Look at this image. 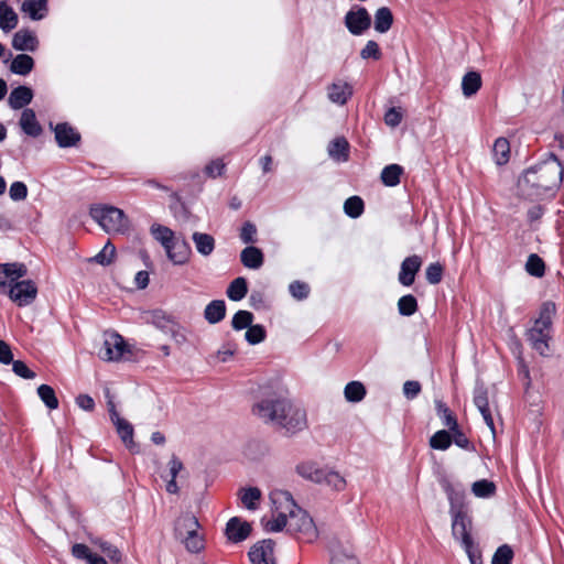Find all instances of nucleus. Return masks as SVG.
Here are the masks:
<instances>
[{"instance_id":"nucleus-52","label":"nucleus","mask_w":564,"mask_h":564,"mask_svg":"<svg viewBox=\"0 0 564 564\" xmlns=\"http://www.w3.org/2000/svg\"><path fill=\"white\" fill-rule=\"evenodd\" d=\"M181 541L184 543L188 552L197 553L204 549V541L198 534V531H194V533L191 532Z\"/></svg>"},{"instance_id":"nucleus-27","label":"nucleus","mask_w":564,"mask_h":564,"mask_svg":"<svg viewBox=\"0 0 564 564\" xmlns=\"http://www.w3.org/2000/svg\"><path fill=\"white\" fill-rule=\"evenodd\" d=\"M481 75L476 70L467 72L462 79V91L466 98H470L481 88Z\"/></svg>"},{"instance_id":"nucleus-2","label":"nucleus","mask_w":564,"mask_h":564,"mask_svg":"<svg viewBox=\"0 0 564 564\" xmlns=\"http://www.w3.org/2000/svg\"><path fill=\"white\" fill-rule=\"evenodd\" d=\"M563 173L561 162L552 154L547 161L528 169L519 180V187L524 195L539 198L558 188Z\"/></svg>"},{"instance_id":"nucleus-44","label":"nucleus","mask_w":564,"mask_h":564,"mask_svg":"<svg viewBox=\"0 0 564 564\" xmlns=\"http://www.w3.org/2000/svg\"><path fill=\"white\" fill-rule=\"evenodd\" d=\"M525 270L530 275L541 278L545 272L544 261L538 254L532 253L528 257Z\"/></svg>"},{"instance_id":"nucleus-23","label":"nucleus","mask_w":564,"mask_h":564,"mask_svg":"<svg viewBox=\"0 0 564 564\" xmlns=\"http://www.w3.org/2000/svg\"><path fill=\"white\" fill-rule=\"evenodd\" d=\"M21 11L33 21H40L45 18L48 8L47 0H24Z\"/></svg>"},{"instance_id":"nucleus-35","label":"nucleus","mask_w":564,"mask_h":564,"mask_svg":"<svg viewBox=\"0 0 564 564\" xmlns=\"http://www.w3.org/2000/svg\"><path fill=\"white\" fill-rule=\"evenodd\" d=\"M351 96V88L348 84H333L328 88V98L338 105H345Z\"/></svg>"},{"instance_id":"nucleus-47","label":"nucleus","mask_w":564,"mask_h":564,"mask_svg":"<svg viewBox=\"0 0 564 564\" xmlns=\"http://www.w3.org/2000/svg\"><path fill=\"white\" fill-rule=\"evenodd\" d=\"M116 256V247L108 241L104 248L90 259V261H94L96 263H99L101 265H109L112 263L113 258Z\"/></svg>"},{"instance_id":"nucleus-10","label":"nucleus","mask_w":564,"mask_h":564,"mask_svg":"<svg viewBox=\"0 0 564 564\" xmlns=\"http://www.w3.org/2000/svg\"><path fill=\"white\" fill-rule=\"evenodd\" d=\"M165 252L170 261L175 265H182L189 260L192 250L186 240L175 238L173 242L165 248Z\"/></svg>"},{"instance_id":"nucleus-13","label":"nucleus","mask_w":564,"mask_h":564,"mask_svg":"<svg viewBox=\"0 0 564 564\" xmlns=\"http://www.w3.org/2000/svg\"><path fill=\"white\" fill-rule=\"evenodd\" d=\"M54 132L55 140L61 148L76 147L80 141V134L67 122L57 123Z\"/></svg>"},{"instance_id":"nucleus-39","label":"nucleus","mask_w":564,"mask_h":564,"mask_svg":"<svg viewBox=\"0 0 564 564\" xmlns=\"http://www.w3.org/2000/svg\"><path fill=\"white\" fill-rule=\"evenodd\" d=\"M242 505L249 510H256L261 499V490L257 487L242 488L239 492Z\"/></svg>"},{"instance_id":"nucleus-50","label":"nucleus","mask_w":564,"mask_h":564,"mask_svg":"<svg viewBox=\"0 0 564 564\" xmlns=\"http://www.w3.org/2000/svg\"><path fill=\"white\" fill-rule=\"evenodd\" d=\"M452 444V436L449 432L445 430L437 431L431 438H430V446L434 449H441L445 451Z\"/></svg>"},{"instance_id":"nucleus-24","label":"nucleus","mask_w":564,"mask_h":564,"mask_svg":"<svg viewBox=\"0 0 564 564\" xmlns=\"http://www.w3.org/2000/svg\"><path fill=\"white\" fill-rule=\"evenodd\" d=\"M326 468H321L315 462H303L296 466V473L313 482L323 484V476Z\"/></svg>"},{"instance_id":"nucleus-5","label":"nucleus","mask_w":564,"mask_h":564,"mask_svg":"<svg viewBox=\"0 0 564 564\" xmlns=\"http://www.w3.org/2000/svg\"><path fill=\"white\" fill-rule=\"evenodd\" d=\"M451 513L453 517L452 521V534L456 540L460 541V544H470L473 522L470 517L463 508H455L452 506Z\"/></svg>"},{"instance_id":"nucleus-55","label":"nucleus","mask_w":564,"mask_h":564,"mask_svg":"<svg viewBox=\"0 0 564 564\" xmlns=\"http://www.w3.org/2000/svg\"><path fill=\"white\" fill-rule=\"evenodd\" d=\"M381 56L382 54L378 43L372 40L368 41L365 47L360 51V57L362 59L373 58L375 61H378Z\"/></svg>"},{"instance_id":"nucleus-16","label":"nucleus","mask_w":564,"mask_h":564,"mask_svg":"<svg viewBox=\"0 0 564 564\" xmlns=\"http://www.w3.org/2000/svg\"><path fill=\"white\" fill-rule=\"evenodd\" d=\"M274 541L265 539L251 546L248 556L252 564H269L268 556L272 555Z\"/></svg>"},{"instance_id":"nucleus-19","label":"nucleus","mask_w":564,"mask_h":564,"mask_svg":"<svg viewBox=\"0 0 564 564\" xmlns=\"http://www.w3.org/2000/svg\"><path fill=\"white\" fill-rule=\"evenodd\" d=\"M198 528L199 523L194 514L188 512L181 514L175 521V538L178 540H183V538L189 534L191 532L194 533V531H198Z\"/></svg>"},{"instance_id":"nucleus-25","label":"nucleus","mask_w":564,"mask_h":564,"mask_svg":"<svg viewBox=\"0 0 564 564\" xmlns=\"http://www.w3.org/2000/svg\"><path fill=\"white\" fill-rule=\"evenodd\" d=\"M240 261L246 268L257 270L263 264V252L257 247L248 246L241 251Z\"/></svg>"},{"instance_id":"nucleus-4","label":"nucleus","mask_w":564,"mask_h":564,"mask_svg":"<svg viewBox=\"0 0 564 564\" xmlns=\"http://www.w3.org/2000/svg\"><path fill=\"white\" fill-rule=\"evenodd\" d=\"M91 218L108 234H124L130 223L123 210L113 206H93L89 212Z\"/></svg>"},{"instance_id":"nucleus-29","label":"nucleus","mask_w":564,"mask_h":564,"mask_svg":"<svg viewBox=\"0 0 564 564\" xmlns=\"http://www.w3.org/2000/svg\"><path fill=\"white\" fill-rule=\"evenodd\" d=\"M327 151L329 156L338 162H346L349 159V143L343 137L330 141Z\"/></svg>"},{"instance_id":"nucleus-38","label":"nucleus","mask_w":564,"mask_h":564,"mask_svg":"<svg viewBox=\"0 0 564 564\" xmlns=\"http://www.w3.org/2000/svg\"><path fill=\"white\" fill-rule=\"evenodd\" d=\"M248 293L247 280L242 276L236 278L227 288L226 294L231 301H240Z\"/></svg>"},{"instance_id":"nucleus-34","label":"nucleus","mask_w":564,"mask_h":564,"mask_svg":"<svg viewBox=\"0 0 564 564\" xmlns=\"http://www.w3.org/2000/svg\"><path fill=\"white\" fill-rule=\"evenodd\" d=\"M393 23V15L389 8L381 7L375 13V30L379 33L388 32Z\"/></svg>"},{"instance_id":"nucleus-14","label":"nucleus","mask_w":564,"mask_h":564,"mask_svg":"<svg viewBox=\"0 0 564 564\" xmlns=\"http://www.w3.org/2000/svg\"><path fill=\"white\" fill-rule=\"evenodd\" d=\"M474 403L481 413L485 423L495 434V423L489 409L488 392L484 386H478L474 392Z\"/></svg>"},{"instance_id":"nucleus-22","label":"nucleus","mask_w":564,"mask_h":564,"mask_svg":"<svg viewBox=\"0 0 564 564\" xmlns=\"http://www.w3.org/2000/svg\"><path fill=\"white\" fill-rule=\"evenodd\" d=\"M527 337L531 347L540 355L546 356L549 354L551 334L543 333L538 328H530L527 333Z\"/></svg>"},{"instance_id":"nucleus-46","label":"nucleus","mask_w":564,"mask_h":564,"mask_svg":"<svg viewBox=\"0 0 564 564\" xmlns=\"http://www.w3.org/2000/svg\"><path fill=\"white\" fill-rule=\"evenodd\" d=\"M37 394L48 409L54 410L58 406V400L55 395L54 389L51 386L41 384L37 388Z\"/></svg>"},{"instance_id":"nucleus-64","label":"nucleus","mask_w":564,"mask_h":564,"mask_svg":"<svg viewBox=\"0 0 564 564\" xmlns=\"http://www.w3.org/2000/svg\"><path fill=\"white\" fill-rule=\"evenodd\" d=\"M330 564H360V562L354 555L338 553L332 557Z\"/></svg>"},{"instance_id":"nucleus-41","label":"nucleus","mask_w":564,"mask_h":564,"mask_svg":"<svg viewBox=\"0 0 564 564\" xmlns=\"http://www.w3.org/2000/svg\"><path fill=\"white\" fill-rule=\"evenodd\" d=\"M344 394L348 402H360L366 395V388L359 381H350L346 384Z\"/></svg>"},{"instance_id":"nucleus-12","label":"nucleus","mask_w":564,"mask_h":564,"mask_svg":"<svg viewBox=\"0 0 564 564\" xmlns=\"http://www.w3.org/2000/svg\"><path fill=\"white\" fill-rule=\"evenodd\" d=\"M26 273L28 269L23 263L0 264V288H7L9 283L19 282L18 280L25 276Z\"/></svg>"},{"instance_id":"nucleus-59","label":"nucleus","mask_w":564,"mask_h":564,"mask_svg":"<svg viewBox=\"0 0 564 564\" xmlns=\"http://www.w3.org/2000/svg\"><path fill=\"white\" fill-rule=\"evenodd\" d=\"M256 236H257V227L251 221H246L240 230V239L245 243H253L256 242Z\"/></svg>"},{"instance_id":"nucleus-62","label":"nucleus","mask_w":564,"mask_h":564,"mask_svg":"<svg viewBox=\"0 0 564 564\" xmlns=\"http://www.w3.org/2000/svg\"><path fill=\"white\" fill-rule=\"evenodd\" d=\"M12 370L13 372L24 379H33L35 373L29 369L25 362L21 360H12Z\"/></svg>"},{"instance_id":"nucleus-60","label":"nucleus","mask_w":564,"mask_h":564,"mask_svg":"<svg viewBox=\"0 0 564 564\" xmlns=\"http://www.w3.org/2000/svg\"><path fill=\"white\" fill-rule=\"evenodd\" d=\"M462 546L467 553L470 564H482L481 551L474 541H471L470 544H463Z\"/></svg>"},{"instance_id":"nucleus-3","label":"nucleus","mask_w":564,"mask_h":564,"mask_svg":"<svg viewBox=\"0 0 564 564\" xmlns=\"http://www.w3.org/2000/svg\"><path fill=\"white\" fill-rule=\"evenodd\" d=\"M272 505H285L289 512V530L301 534L304 540L312 542L317 538V529L310 514L301 509L294 501L291 492L286 490H273L270 494Z\"/></svg>"},{"instance_id":"nucleus-21","label":"nucleus","mask_w":564,"mask_h":564,"mask_svg":"<svg viewBox=\"0 0 564 564\" xmlns=\"http://www.w3.org/2000/svg\"><path fill=\"white\" fill-rule=\"evenodd\" d=\"M555 312L556 308L554 303H543L540 308L539 318L535 319L534 325L531 328H538L543 333L551 334L552 321Z\"/></svg>"},{"instance_id":"nucleus-54","label":"nucleus","mask_w":564,"mask_h":564,"mask_svg":"<svg viewBox=\"0 0 564 564\" xmlns=\"http://www.w3.org/2000/svg\"><path fill=\"white\" fill-rule=\"evenodd\" d=\"M267 333L262 325H251L246 334L245 338L250 345L260 344L265 339Z\"/></svg>"},{"instance_id":"nucleus-36","label":"nucleus","mask_w":564,"mask_h":564,"mask_svg":"<svg viewBox=\"0 0 564 564\" xmlns=\"http://www.w3.org/2000/svg\"><path fill=\"white\" fill-rule=\"evenodd\" d=\"M402 173L403 167L401 165L390 164L383 167L380 178L386 186L393 187L400 183V176Z\"/></svg>"},{"instance_id":"nucleus-30","label":"nucleus","mask_w":564,"mask_h":564,"mask_svg":"<svg viewBox=\"0 0 564 564\" xmlns=\"http://www.w3.org/2000/svg\"><path fill=\"white\" fill-rule=\"evenodd\" d=\"M193 242L198 253L204 257L210 256L215 250V239L209 234L195 231L192 236Z\"/></svg>"},{"instance_id":"nucleus-58","label":"nucleus","mask_w":564,"mask_h":564,"mask_svg":"<svg viewBox=\"0 0 564 564\" xmlns=\"http://www.w3.org/2000/svg\"><path fill=\"white\" fill-rule=\"evenodd\" d=\"M290 293L296 300H304L308 296L310 288L306 283L301 281H294L289 286Z\"/></svg>"},{"instance_id":"nucleus-17","label":"nucleus","mask_w":564,"mask_h":564,"mask_svg":"<svg viewBox=\"0 0 564 564\" xmlns=\"http://www.w3.org/2000/svg\"><path fill=\"white\" fill-rule=\"evenodd\" d=\"M144 319L147 323L152 324L165 334H167L176 323L172 315L159 308L145 312Z\"/></svg>"},{"instance_id":"nucleus-45","label":"nucleus","mask_w":564,"mask_h":564,"mask_svg":"<svg viewBox=\"0 0 564 564\" xmlns=\"http://www.w3.org/2000/svg\"><path fill=\"white\" fill-rule=\"evenodd\" d=\"M323 484L336 491H341L346 487V480L337 471L325 469Z\"/></svg>"},{"instance_id":"nucleus-61","label":"nucleus","mask_w":564,"mask_h":564,"mask_svg":"<svg viewBox=\"0 0 564 564\" xmlns=\"http://www.w3.org/2000/svg\"><path fill=\"white\" fill-rule=\"evenodd\" d=\"M402 112L400 108L392 107L384 113V122L391 128L398 127L402 121Z\"/></svg>"},{"instance_id":"nucleus-48","label":"nucleus","mask_w":564,"mask_h":564,"mask_svg":"<svg viewBox=\"0 0 564 564\" xmlns=\"http://www.w3.org/2000/svg\"><path fill=\"white\" fill-rule=\"evenodd\" d=\"M364 200L359 196H351L346 199L344 210L351 218H357L364 213Z\"/></svg>"},{"instance_id":"nucleus-18","label":"nucleus","mask_w":564,"mask_h":564,"mask_svg":"<svg viewBox=\"0 0 564 564\" xmlns=\"http://www.w3.org/2000/svg\"><path fill=\"white\" fill-rule=\"evenodd\" d=\"M19 126L25 134L32 138L40 137L43 131L40 122L36 119L34 110L31 108H25L22 111Z\"/></svg>"},{"instance_id":"nucleus-1","label":"nucleus","mask_w":564,"mask_h":564,"mask_svg":"<svg viewBox=\"0 0 564 564\" xmlns=\"http://www.w3.org/2000/svg\"><path fill=\"white\" fill-rule=\"evenodd\" d=\"M252 414L264 424L272 425L293 435L307 426L306 412L294 404L288 391L279 384H264L252 405Z\"/></svg>"},{"instance_id":"nucleus-28","label":"nucleus","mask_w":564,"mask_h":564,"mask_svg":"<svg viewBox=\"0 0 564 564\" xmlns=\"http://www.w3.org/2000/svg\"><path fill=\"white\" fill-rule=\"evenodd\" d=\"M226 316V303L224 300H214L204 311V317L209 324H217Z\"/></svg>"},{"instance_id":"nucleus-51","label":"nucleus","mask_w":564,"mask_h":564,"mask_svg":"<svg viewBox=\"0 0 564 564\" xmlns=\"http://www.w3.org/2000/svg\"><path fill=\"white\" fill-rule=\"evenodd\" d=\"M253 322V314L249 311L240 310L238 311L231 321V326L236 330H241L245 328H249Z\"/></svg>"},{"instance_id":"nucleus-37","label":"nucleus","mask_w":564,"mask_h":564,"mask_svg":"<svg viewBox=\"0 0 564 564\" xmlns=\"http://www.w3.org/2000/svg\"><path fill=\"white\" fill-rule=\"evenodd\" d=\"M492 154L495 162L498 165H503L510 158V144L506 138H498L492 147Z\"/></svg>"},{"instance_id":"nucleus-56","label":"nucleus","mask_w":564,"mask_h":564,"mask_svg":"<svg viewBox=\"0 0 564 564\" xmlns=\"http://www.w3.org/2000/svg\"><path fill=\"white\" fill-rule=\"evenodd\" d=\"M9 196L14 202L24 200L28 196V187L23 182H13L9 189Z\"/></svg>"},{"instance_id":"nucleus-57","label":"nucleus","mask_w":564,"mask_h":564,"mask_svg":"<svg viewBox=\"0 0 564 564\" xmlns=\"http://www.w3.org/2000/svg\"><path fill=\"white\" fill-rule=\"evenodd\" d=\"M425 276L429 283L437 284L442 281L443 267L438 263H431L425 271Z\"/></svg>"},{"instance_id":"nucleus-9","label":"nucleus","mask_w":564,"mask_h":564,"mask_svg":"<svg viewBox=\"0 0 564 564\" xmlns=\"http://www.w3.org/2000/svg\"><path fill=\"white\" fill-rule=\"evenodd\" d=\"M422 267V258L417 254L406 257L400 267L398 275L399 283L403 286H411L415 281V275Z\"/></svg>"},{"instance_id":"nucleus-42","label":"nucleus","mask_w":564,"mask_h":564,"mask_svg":"<svg viewBox=\"0 0 564 564\" xmlns=\"http://www.w3.org/2000/svg\"><path fill=\"white\" fill-rule=\"evenodd\" d=\"M419 308L417 301L412 294L403 295L398 301V311L402 316H412Z\"/></svg>"},{"instance_id":"nucleus-33","label":"nucleus","mask_w":564,"mask_h":564,"mask_svg":"<svg viewBox=\"0 0 564 564\" xmlns=\"http://www.w3.org/2000/svg\"><path fill=\"white\" fill-rule=\"evenodd\" d=\"M34 59L28 54L17 55L10 65V70L14 74L25 76L32 72Z\"/></svg>"},{"instance_id":"nucleus-6","label":"nucleus","mask_w":564,"mask_h":564,"mask_svg":"<svg viewBox=\"0 0 564 564\" xmlns=\"http://www.w3.org/2000/svg\"><path fill=\"white\" fill-rule=\"evenodd\" d=\"M8 288L10 300L20 307L32 304L37 296V286L32 280L9 283Z\"/></svg>"},{"instance_id":"nucleus-40","label":"nucleus","mask_w":564,"mask_h":564,"mask_svg":"<svg viewBox=\"0 0 564 564\" xmlns=\"http://www.w3.org/2000/svg\"><path fill=\"white\" fill-rule=\"evenodd\" d=\"M150 231L154 239L158 240L164 249L175 239L173 230L163 225L154 224L151 226Z\"/></svg>"},{"instance_id":"nucleus-63","label":"nucleus","mask_w":564,"mask_h":564,"mask_svg":"<svg viewBox=\"0 0 564 564\" xmlns=\"http://www.w3.org/2000/svg\"><path fill=\"white\" fill-rule=\"evenodd\" d=\"M99 547L102 552L113 562L119 563L121 561V552L115 545L108 542H98Z\"/></svg>"},{"instance_id":"nucleus-26","label":"nucleus","mask_w":564,"mask_h":564,"mask_svg":"<svg viewBox=\"0 0 564 564\" xmlns=\"http://www.w3.org/2000/svg\"><path fill=\"white\" fill-rule=\"evenodd\" d=\"M18 23L17 12L6 1H0V29L8 33L15 29Z\"/></svg>"},{"instance_id":"nucleus-49","label":"nucleus","mask_w":564,"mask_h":564,"mask_svg":"<svg viewBox=\"0 0 564 564\" xmlns=\"http://www.w3.org/2000/svg\"><path fill=\"white\" fill-rule=\"evenodd\" d=\"M471 491L480 498H488L496 491V485L487 479L477 480L471 486Z\"/></svg>"},{"instance_id":"nucleus-8","label":"nucleus","mask_w":564,"mask_h":564,"mask_svg":"<svg viewBox=\"0 0 564 564\" xmlns=\"http://www.w3.org/2000/svg\"><path fill=\"white\" fill-rule=\"evenodd\" d=\"M345 25L354 35H360L371 25V18L366 8L350 10L345 15Z\"/></svg>"},{"instance_id":"nucleus-31","label":"nucleus","mask_w":564,"mask_h":564,"mask_svg":"<svg viewBox=\"0 0 564 564\" xmlns=\"http://www.w3.org/2000/svg\"><path fill=\"white\" fill-rule=\"evenodd\" d=\"M112 423L116 426L117 433L121 441L129 449H133L135 447V443L133 441V426L123 417L117 419V421Z\"/></svg>"},{"instance_id":"nucleus-11","label":"nucleus","mask_w":564,"mask_h":564,"mask_svg":"<svg viewBox=\"0 0 564 564\" xmlns=\"http://www.w3.org/2000/svg\"><path fill=\"white\" fill-rule=\"evenodd\" d=\"M251 525L238 517L229 519L226 524L225 533L229 541L239 543L246 540L251 533Z\"/></svg>"},{"instance_id":"nucleus-43","label":"nucleus","mask_w":564,"mask_h":564,"mask_svg":"<svg viewBox=\"0 0 564 564\" xmlns=\"http://www.w3.org/2000/svg\"><path fill=\"white\" fill-rule=\"evenodd\" d=\"M436 412L437 415L443 421V425L448 427L449 431L457 429V420L445 403H443L442 401H436Z\"/></svg>"},{"instance_id":"nucleus-15","label":"nucleus","mask_w":564,"mask_h":564,"mask_svg":"<svg viewBox=\"0 0 564 564\" xmlns=\"http://www.w3.org/2000/svg\"><path fill=\"white\" fill-rule=\"evenodd\" d=\"M12 46L17 51L34 52L39 46L35 33L29 29H21L12 37Z\"/></svg>"},{"instance_id":"nucleus-20","label":"nucleus","mask_w":564,"mask_h":564,"mask_svg":"<svg viewBox=\"0 0 564 564\" xmlns=\"http://www.w3.org/2000/svg\"><path fill=\"white\" fill-rule=\"evenodd\" d=\"M33 99V90L28 86H18L13 88L8 98L10 108L17 110L28 106Z\"/></svg>"},{"instance_id":"nucleus-53","label":"nucleus","mask_w":564,"mask_h":564,"mask_svg":"<svg viewBox=\"0 0 564 564\" xmlns=\"http://www.w3.org/2000/svg\"><path fill=\"white\" fill-rule=\"evenodd\" d=\"M513 551L508 544L500 545L491 560V564H511Z\"/></svg>"},{"instance_id":"nucleus-32","label":"nucleus","mask_w":564,"mask_h":564,"mask_svg":"<svg viewBox=\"0 0 564 564\" xmlns=\"http://www.w3.org/2000/svg\"><path fill=\"white\" fill-rule=\"evenodd\" d=\"M273 506L274 511L276 512V517L273 520L268 521L264 525V529L269 532H280L289 524V512L285 511V505L280 506L278 503Z\"/></svg>"},{"instance_id":"nucleus-7","label":"nucleus","mask_w":564,"mask_h":564,"mask_svg":"<svg viewBox=\"0 0 564 564\" xmlns=\"http://www.w3.org/2000/svg\"><path fill=\"white\" fill-rule=\"evenodd\" d=\"M127 350V344L122 336L117 333H106L99 357L106 361H117L122 358Z\"/></svg>"}]
</instances>
